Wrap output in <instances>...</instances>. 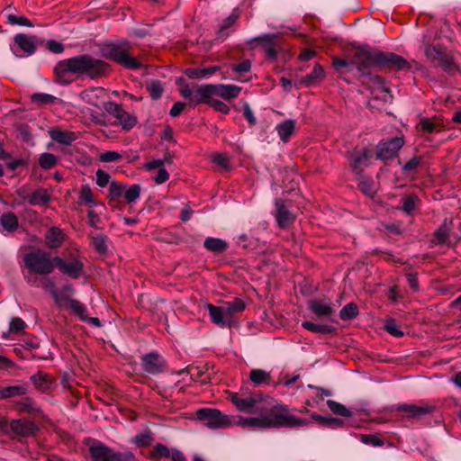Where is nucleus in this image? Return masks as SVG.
I'll return each mask as SVG.
<instances>
[{"mask_svg":"<svg viewBox=\"0 0 461 461\" xmlns=\"http://www.w3.org/2000/svg\"><path fill=\"white\" fill-rule=\"evenodd\" d=\"M332 66L336 69L342 68H349L350 66H355L364 81L382 86V91L384 93H390V89L384 86V77L373 72L374 68H395L397 70L410 68L409 62L402 57L393 52L370 49L367 46L358 48L355 51L351 62L337 57L333 58Z\"/></svg>","mask_w":461,"mask_h":461,"instance_id":"obj_1","label":"nucleus"},{"mask_svg":"<svg viewBox=\"0 0 461 461\" xmlns=\"http://www.w3.org/2000/svg\"><path fill=\"white\" fill-rule=\"evenodd\" d=\"M53 70L56 82L61 86H68L74 82L75 77L97 79L105 77L110 72L111 66L90 54H80L59 61Z\"/></svg>","mask_w":461,"mask_h":461,"instance_id":"obj_2","label":"nucleus"},{"mask_svg":"<svg viewBox=\"0 0 461 461\" xmlns=\"http://www.w3.org/2000/svg\"><path fill=\"white\" fill-rule=\"evenodd\" d=\"M258 411L264 412L259 417L240 418L239 424L249 428H294L308 425L309 420L291 414L288 405L274 403L258 407Z\"/></svg>","mask_w":461,"mask_h":461,"instance_id":"obj_3","label":"nucleus"},{"mask_svg":"<svg viewBox=\"0 0 461 461\" xmlns=\"http://www.w3.org/2000/svg\"><path fill=\"white\" fill-rule=\"evenodd\" d=\"M99 50L103 58L126 69L137 70L142 68L141 62L131 53L132 47L126 40L104 42Z\"/></svg>","mask_w":461,"mask_h":461,"instance_id":"obj_4","label":"nucleus"},{"mask_svg":"<svg viewBox=\"0 0 461 461\" xmlns=\"http://www.w3.org/2000/svg\"><path fill=\"white\" fill-rule=\"evenodd\" d=\"M23 261L30 273L42 276H49L56 267L54 258H51L50 252L42 249H36L26 253Z\"/></svg>","mask_w":461,"mask_h":461,"instance_id":"obj_5","label":"nucleus"},{"mask_svg":"<svg viewBox=\"0 0 461 461\" xmlns=\"http://www.w3.org/2000/svg\"><path fill=\"white\" fill-rule=\"evenodd\" d=\"M89 454L93 461H135L131 452H116L100 441L90 446Z\"/></svg>","mask_w":461,"mask_h":461,"instance_id":"obj_6","label":"nucleus"},{"mask_svg":"<svg viewBox=\"0 0 461 461\" xmlns=\"http://www.w3.org/2000/svg\"><path fill=\"white\" fill-rule=\"evenodd\" d=\"M0 429L5 433L11 430L14 434L13 437L20 441L23 438L34 436L39 430V427L33 420L27 419L12 420L10 423L5 420H0Z\"/></svg>","mask_w":461,"mask_h":461,"instance_id":"obj_7","label":"nucleus"},{"mask_svg":"<svg viewBox=\"0 0 461 461\" xmlns=\"http://www.w3.org/2000/svg\"><path fill=\"white\" fill-rule=\"evenodd\" d=\"M196 418L206 427L212 429L226 428L231 424L229 416L213 408H201L197 410Z\"/></svg>","mask_w":461,"mask_h":461,"instance_id":"obj_8","label":"nucleus"},{"mask_svg":"<svg viewBox=\"0 0 461 461\" xmlns=\"http://www.w3.org/2000/svg\"><path fill=\"white\" fill-rule=\"evenodd\" d=\"M425 55L432 61H437L438 66L441 67L442 69L448 74H453L456 70V66L454 63L452 57L447 54L444 48L439 44L427 45L425 48Z\"/></svg>","mask_w":461,"mask_h":461,"instance_id":"obj_9","label":"nucleus"},{"mask_svg":"<svg viewBox=\"0 0 461 461\" xmlns=\"http://www.w3.org/2000/svg\"><path fill=\"white\" fill-rule=\"evenodd\" d=\"M241 91V87L236 85H223V84H207L203 85L200 94L203 98L213 97L214 95L221 96L224 100H231L236 98Z\"/></svg>","mask_w":461,"mask_h":461,"instance_id":"obj_10","label":"nucleus"},{"mask_svg":"<svg viewBox=\"0 0 461 461\" xmlns=\"http://www.w3.org/2000/svg\"><path fill=\"white\" fill-rule=\"evenodd\" d=\"M404 145V140L400 137H393L386 140H381L375 147V158L381 161L393 159Z\"/></svg>","mask_w":461,"mask_h":461,"instance_id":"obj_11","label":"nucleus"},{"mask_svg":"<svg viewBox=\"0 0 461 461\" xmlns=\"http://www.w3.org/2000/svg\"><path fill=\"white\" fill-rule=\"evenodd\" d=\"M140 365L146 373L157 375L166 370L167 361L160 354L149 352L140 357Z\"/></svg>","mask_w":461,"mask_h":461,"instance_id":"obj_12","label":"nucleus"},{"mask_svg":"<svg viewBox=\"0 0 461 461\" xmlns=\"http://www.w3.org/2000/svg\"><path fill=\"white\" fill-rule=\"evenodd\" d=\"M54 262L56 263V267L60 272L72 279H77L84 274V263L78 258H72L70 260L66 261L62 258L56 256L54 257Z\"/></svg>","mask_w":461,"mask_h":461,"instance_id":"obj_13","label":"nucleus"},{"mask_svg":"<svg viewBox=\"0 0 461 461\" xmlns=\"http://www.w3.org/2000/svg\"><path fill=\"white\" fill-rule=\"evenodd\" d=\"M274 215L277 225L282 229L289 227L295 220L294 215L288 210L285 201L281 198L275 201Z\"/></svg>","mask_w":461,"mask_h":461,"instance_id":"obj_14","label":"nucleus"},{"mask_svg":"<svg viewBox=\"0 0 461 461\" xmlns=\"http://www.w3.org/2000/svg\"><path fill=\"white\" fill-rule=\"evenodd\" d=\"M14 41L27 56L34 54L38 46L41 45L43 42V41L37 36H31L24 33L16 34Z\"/></svg>","mask_w":461,"mask_h":461,"instance_id":"obj_15","label":"nucleus"},{"mask_svg":"<svg viewBox=\"0 0 461 461\" xmlns=\"http://www.w3.org/2000/svg\"><path fill=\"white\" fill-rule=\"evenodd\" d=\"M240 17L239 10L233 9L232 13L223 20L219 30L216 32V37L214 39L217 42L224 41L232 32H234L233 25L236 23Z\"/></svg>","mask_w":461,"mask_h":461,"instance_id":"obj_16","label":"nucleus"},{"mask_svg":"<svg viewBox=\"0 0 461 461\" xmlns=\"http://www.w3.org/2000/svg\"><path fill=\"white\" fill-rule=\"evenodd\" d=\"M309 310L316 315L318 320L334 321L331 318L334 313V309L332 307V303L330 301L323 303L320 300H312L309 303Z\"/></svg>","mask_w":461,"mask_h":461,"instance_id":"obj_17","label":"nucleus"},{"mask_svg":"<svg viewBox=\"0 0 461 461\" xmlns=\"http://www.w3.org/2000/svg\"><path fill=\"white\" fill-rule=\"evenodd\" d=\"M206 307L212 322L220 328H232V321L228 319L229 317L226 316L222 306H216L212 303H208Z\"/></svg>","mask_w":461,"mask_h":461,"instance_id":"obj_18","label":"nucleus"},{"mask_svg":"<svg viewBox=\"0 0 461 461\" xmlns=\"http://www.w3.org/2000/svg\"><path fill=\"white\" fill-rule=\"evenodd\" d=\"M15 410L22 413H26L32 418L41 417L42 411L35 401L30 397L23 398L15 403Z\"/></svg>","mask_w":461,"mask_h":461,"instance_id":"obj_19","label":"nucleus"},{"mask_svg":"<svg viewBox=\"0 0 461 461\" xmlns=\"http://www.w3.org/2000/svg\"><path fill=\"white\" fill-rule=\"evenodd\" d=\"M397 411L406 413L408 418H419L431 412L433 407L429 405L418 406L415 404L403 403L398 405Z\"/></svg>","mask_w":461,"mask_h":461,"instance_id":"obj_20","label":"nucleus"},{"mask_svg":"<svg viewBox=\"0 0 461 461\" xmlns=\"http://www.w3.org/2000/svg\"><path fill=\"white\" fill-rule=\"evenodd\" d=\"M30 379L34 386L41 392L50 390L55 382V379L50 375L42 371H38Z\"/></svg>","mask_w":461,"mask_h":461,"instance_id":"obj_21","label":"nucleus"},{"mask_svg":"<svg viewBox=\"0 0 461 461\" xmlns=\"http://www.w3.org/2000/svg\"><path fill=\"white\" fill-rule=\"evenodd\" d=\"M222 308L225 311L226 316L229 317L228 319L232 321V327H235L238 323L235 317L245 310L246 304L241 299L235 298L231 302H226Z\"/></svg>","mask_w":461,"mask_h":461,"instance_id":"obj_22","label":"nucleus"},{"mask_svg":"<svg viewBox=\"0 0 461 461\" xmlns=\"http://www.w3.org/2000/svg\"><path fill=\"white\" fill-rule=\"evenodd\" d=\"M203 247L207 250L219 255L224 253L228 249L229 243L220 238L207 237L203 241Z\"/></svg>","mask_w":461,"mask_h":461,"instance_id":"obj_23","label":"nucleus"},{"mask_svg":"<svg viewBox=\"0 0 461 461\" xmlns=\"http://www.w3.org/2000/svg\"><path fill=\"white\" fill-rule=\"evenodd\" d=\"M64 241V234L60 229L51 227L45 235V243L50 249L59 248Z\"/></svg>","mask_w":461,"mask_h":461,"instance_id":"obj_24","label":"nucleus"},{"mask_svg":"<svg viewBox=\"0 0 461 461\" xmlns=\"http://www.w3.org/2000/svg\"><path fill=\"white\" fill-rule=\"evenodd\" d=\"M28 392V385L16 384L0 387V400L25 395Z\"/></svg>","mask_w":461,"mask_h":461,"instance_id":"obj_25","label":"nucleus"},{"mask_svg":"<svg viewBox=\"0 0 461 461\" xmlns=\"http://www.w3.org/2000/svg\"><path fill=\"white\" fill-rule=\"evenodd\" d=\"M295 124L294 120L288 119L276 125V130L283 142H287L290 140L295 130Z\"/></svg>","mask_w":461,"mask_h":461,"instance_id":"obj_26","label":"nucleus"},{"mask_svg":"<svg viewBox=\"0 0 461 461\" xmlns=\"http://www.w3.org/2000/svg\"><path fill=\"white\" fill-rule=\"evenodd\" d=\"M50 137L56 142L63 145H70L77 140L75 132L52 129L49 131Z\"/></svg>","mask_w":461,"mask_h":461,"instance_id":"obj_27","label":"nucleus"},{"mask_svg":"<svg viewBox=\"0 0 461 461\" xmlns=\"http://www.w3.org/2000/svg\"><path fill=\"white\" fill-rule=\"evenodd\" d=\"M231 402L236 406V408L243 412L253 413L255 412V401L253 399L240 398L238 393H232L230 397Z\"/></svg>","mask_w":461,"mask_h":461,"instance_id":"obj_28","label":"nucleus"},{"mask_svg":"<svg viewBox=\"0 0 461 461\" xmlns=\"http://www.w3.org/2000/svg\"><path fill=\"white\" fill-rule=\"evenodd\" d=\"M373 157L372 152L367 149H363L361 151H355L351 155V167L355 172L359 171V167L365 165Z\"/></svg>","mask_w":461,"mask_h":461,"instance_id":"obj_29","label":"nucleus"},{"mask_svg":"<svg viewBox=\"0 0 461 461\" xmlns=\"http://www.w3.org/2000/svg\"><path fill=\"white\" fill-rule=\"evenodd\" d=\"M452 221L445 218L442 224L435 230L434 236L437 240V243L444 245L447 242L448 235L452 229Z\"/></svg>","mask_w":461,"mask_h":461,"instance_id":"obj_30","label":"nucleus"},{"mask_svg":"<svg viewBox=\"0 0 461 461\" xmlns=\"http://www.w3.org/2000/svg\"><path fill=\"white\" fill-rule=\"evenodd\" d=\"M187 373L194 381H199L202 384H207L211 381V374L203 366H192L187 369Z\"/></svg>","mask_w":461,"mask_h":461,"instance_id":"obj_31","label":"nucleus"},{"mask_svg":"<svg viewBox=\"0 0 461 461\" xmlns=\"http://www.w3.org/2000/svg\"><path fill=\"white\" fill-rule=\"evenodd\" d=\"M126 185L117 181H112L110 183L107 198L109 204L117 202L120 198L124 195Z\"/></svg>","mask_w":461,"mask_h":461,"instance_id":"obj_32","label":"nucleus"},{"mask_svg":"<svg viewBox=\"0 0 461 461\" xmlns=\"http://www.w3.org/2000/svg\"><path fill=\"white\" fill-rule=\"evenodd\" d=\"M219 68H220L218 66H212V67L203 68H189L185 69V74L189 78L198 79V78L206 77L212 75L213 73L218 71Z\"/></svg>","mask_w":461,"mask_h":461,"instance_id":"obj_33","label":"nucleus"},{"mask_svg":"<svg viewBox=\"0 0 461 461\" xmlns=\"http://www.w3.org/2000/svg\"><path fill=\"white\" fill-rule=\"evenodd\" d=\"M324 77V70L321 65H315L312 71L300 80V84L310 86Z\"/></svg>","mask_w":461,"mask_h":461,"instance_id":"obj_34","label":"nucleus"},{"mask_svg":"<svg viewBox=\"0 0 461 461\" xmlns=\"http://www.w3.org/2000/svg\"><path fill=\"white\" fill-rule=\"evenodd\" d=\"M50 201V195L44 188H39L31 194L29 197V203L31 205H47Z\"/></svg>","mask_w":461,"mask_h":461,"instance_id":"obj_35","label":"nucleus"},{"mask_svg":"<svg viewBox=\"0 0 461 461\" xmlns=\"http://www.w3.org/2000/svg\"><path fill=\"white\" fill-rule=\"evenodd\" d=\"M254 41L261 42L265 45V52L267 59L272 60L276 59L277 51L273 46L274 36L269 34L262 35L258 38H255Z\"/></svg>","mask_w":461,"mask_h":461,"instance_id":"obj_36","label":"nucleus"},{"mask_svg":"<svg viewBox=\"0 0 461 461\" xmlns=\"http://www.w3.org/2000/svg\"><path fill=\"white\" fill-rule=\"evenodd\" d=\"M419 125L420 130L426 133H434L442 131L443 124L438 119L430 120L429 118H422Z\"/></svg>","mask_w":461,"mask_h":461,"instance_id":"obj_37","label":"nucleus"},{"mask_svg":"<svg viewBox=\"0 0 461 461\" xmlns=\"http://www.w3.org/2000/svg\"><path fill=\"white\" fill-rule=\"evenodd\" d=\"M402 203V210L408 215L412 214L415 211L418 203H420V198L416 194H409L401 200Z\"/></svg>","mask_w":461,"mask_h":461,"instance_id":"obj_38","label":"nucleus"},{"mask_svg":"<svg viewBox=\"0 0 461 461\" xmlns=\"http://www.w3.org/2000/svg\"><path fill=\"white\" fill-rule=\"evenodd\" d=\"M249 377L256 384H269L271 383L270 374L262 369H252Z\"/></svg>","mask_w":461,"mask_h":461,"instance_id":"obj_39","label":"nucleus"},{"mask_svg":"<svg viewBox=\"0 0 461 461\" xmlns=\"http://www.w3.org/2000/svg\"><path fill=\"white\" fill-rule=\"evenodd\" d=\"M0 221L3 228L9 232L15 230L18 228V218L13 212L4 213L1 216Z\"/></svg>","mask_w":461,"mask_h":461,"instance_id":"obj_40","label":"nucleus"},{"mask_svg":"<svg viewBox=\"0 0 461 461\" xmlns=\"http://www.w3.org/2000/svg\"><path fill=\"white\" fill-rule=\"evenodd\" d=\"M327 405L330 410L336 415L349 418L353 416V412L349 411L345 405L334 400H328Z\"/></svg>","mask_w":461,"mask_h":461,"instance_id":"obj_41","label":"nucleus"},{"mask_svg":"<svg viewBox=\"0 0 461 461\" xmlns=\"http://www.w3.org/2000/svg\"><path fill=\"white\" fill-rule=\"evenodd\" d=\"M45 291L49 292L57 304L59 305V294L54 281L49 277L41 279L40 285Z\"/></svg>","mask_w":461,"mask_h":461,"instance_id":"obj_42","label":"nucleus"},{"mask_svg":"<svg viewBox=\"0 0 461 461\" xmlns=\"http://www.w3.org/2000/svg\"><path fill=\"white\" fill-rule=\"evenodd\" d=\"M78 203H86L90 207L96 206V202L94 199L92 190L88 185H82Z\"/></svg>","mask_w":461,"mask_h":461,"instance_id":"obj_43","label":"nucleus"},{"mask_svg":"<svg viewBox=\"0 0 461 461\" xmlns=\"http://www.w3.org/2000/svg\"><path fill=\"white\" fill-rule=\"evenodd\" d=\"M357 305L354 303H347L339 312V317L343 321H350L358 315Z\"/></svg>","mask_w":461,"mask_h":461,"instance_id":"obj_44","label":"nucleus"},{"mask_svg":"<svg viewBox=\"0 0 461 461\" xmlns=\"http://www.w3.org/2000/svg\"><path fill=\"white\" fill-rule=\"evenodd\" d=\"M117 120L119 121L122 129L126 131L131 130L137 123L136 117L124 110L122 111L120 116L117 117Z\"/></svg>","mask_w":461,"mask_h":461,"instance_id":"obj_45","label":"nucleus"},{"mask_svg":"<svg viewBox=\"0 0 461 461\" xmlns=\"http://www.w3.org/2000/svg\"><path fill=\"white\" fill-rule=\"evenodd\" d=\"M141 187L139 184L131 185L128 189L125 188L123 198L127 203H135L140 195Z\"/></svg>","mask_w":461,"mask_h":461,"instance_id":"obj_46","label":"nucleus"},{"mask_svg":"<svg viewBox=\"0 0 461 461\" xmlns=\"http://www.w3.org/2000/svg\"><path fill=\"white\" fill-rule=\"evenodd\" d=\"M146 88L153 100H158L163 94V87L159 81L151 80L146 84Z\"/></svg>","mask_w":461,"mask_h":461,"instance_id":"obj_47","label":"nucleus"},{"mask_svg":"<svg viewBox=\"0 0 461 461\" xmlns=\"http://www.w3.org/2000/svg\"><path fill=\"white\" fill-rule=\"evenodd\" d=\"M422 160L423 158L420 156H416L411 158L402 167L403 174H415L417 172V168L421 165Z\"/></svg>","mask_w":461,"mask_h":461,"instance_id":"obj_48","label":"nucleus"},{"mask_svg":"<svg viewBox=\"0 0 461 461\" xmlns=\"http://www.w3.org/2000/svg\"><path fill=\"white\" fill-rule=\"evenodd\" d=\"M5 17L7 23L11 25H20L27 27H32L33 25L32 23L25 16H20L12 13H7L5 14Z\"/></svg>","mask_w":461,"mask_h":461,"instance_id":"obj_49","label":"nucleus"},{"mask_svg":"<svg viewBox=\"0 0 461 461\" xmlns=\"http://www.w3.org/2000/svg\"><path fill=\"white\" fill-rule=\"evenodd\" d=\"M384 330L395 338H402L404 336L403 331L397 326L396 321L393 318H389L385 321L384 325Z\"/></svg>","mask_w":461,"mask_h":461,"instance_id":"obj_50","label":"nucleus"},{"mask_svg":"<svg viewBox=\"0 0 461 461\" xmlns=\"http://www.w3.org/2000/svg\"><path fill=\"white\" fill-rule=\"evenodd\" d=\"M58 163L57 157L52 153H43L39 158V164L43 169H50Z\"/></svg>","mask_w":461,"mask_h":461,"instance_id":"obj_51","label":"nucleus"},{"mask_svg":"<svg viewBox=\"0 0 461 461\" xmlns=\"http://www.w3.org/2000/svg\"><path fill=\"white\" fill-rule=\"evenodd\" d=\"M171 452L172 451L166 445L162 443H157L153 447L150 456L154 460L161 457H169Z\"/></svg>","mask_w":461,"mask_h":461,"instance_id":"obj_52","label":"nucleus"},{"mask_svg":"<svg viewBox=\"0 0 461 461\" xmlns=\"http://www.w3.org/2000/svg\"><path fill=\"white\" fill-rule=\"evenodd\" d=\"M107 237L104 235H97L92 238V245L95 249L101 255H104L108 251V247L106 244Z\"/></svg>","mask_w":461,"mask_h":461,"instance_id":"obj_53","label":"nucleus"},{"mask_svg":"<svg viewBox=\"0 0 461 461\" xmlns=\"http://www.w3.org/2000/svg\"><path fill=\"white\" fill-rule=\"evenodd\" d=\"M56 100H57L56 96L50 95V94H46V93H35L32 95V101L34 103H38L41 105L52 104Z\"/></svg>","mask_w":461,"mask_h":461,"instance_id":"obj_54","label":"nucleus"},{"mask_svg":"<svg viewBox=\"0 0 461 461\" xmlns=\"http://www.w3.org/2000/svg\"><path fill=\"white\" fill-rule=\"evenodd\" d=\"M68 303H69V306H70L71 310L76 314H77L82 321L86 320V316L85 314L86 312V308L82 303H80L77 300H74V299L68 300Z\"/></svg>","mask_w":461,"mask_h":461,"instance_id":"obj_55","label":"nucleus"},{"mask_svg":"<svg viewBox=\"0 0 461 461\" xmlns=\"http://www.w3.org/2000/svg\"><path fill=\"white\" fill-rule=\"evenodd\" d=\"M103 108L106 113L113 115L116 119L120 116L122 111L123 110L119 104L113 101L104 102Z\"/></svg>","mask_w":461,"mask_h":461,"instance_id":"obj_56","label":"nucleus"},{"mask_svg":"<svg viewBox=\"0 0 461 461\" xmlns=\"http://www.w3.org/2000/svg\"><path fill=\"white\" fill-rule=\"evenodd\" d=\"M360 440L366 445H372L374 447H382L384 444L382 438L372 434H362Z\"/></svg>","mask_w":461,"mask_h":461,"instance_id":"obj_57","label":"nucleus"},{"mask_svg":"<svg viewBox=\"0 0 461 461\" xmlns=\"http://www.w3.org/2000/svg\"><path fill=\"white\" fill-rule=\"evenodd\" d=\"M249 397V399H253L255 401V407H254L255 412H258V407H263L264 405L272 404V402L274 403H278L276 401H274L271 398L265 399L262 394H253Z\"/></svg>","mask_w":461,"mask_h":461,"instance_id":"obj_58","label":"nucleus"},{"mask_svg":"<svg viewBox=\"0 0 461 461\" xmlns=\"http://www.w3.org/2000/svg\"><path fill=\"white\" fill-rule=\"evenodd\" d=\"M208 105H210L214 110H216L223 114H227L230 112V107L226 104H224L223 102H221L218 99H213V97L209 98Z\"/></svg>","mask_w":461,"mask_h":461,"instance_id":"obj_59","label":"nucleus"},{"mask_svg":"<svg viewBox=\"0 0 461 461\" xmlns=\"http://www.w3.org/2000/svg\"><path fill=\"white\" fill-rule=\"evenodd\" d=\"M194 86H195L196 89L194 91V95H193V98L189 99L190 105L194 107L195 105H197L198 104H201V103H204V104H208V101H209L210 97L203 98L202 96V95L200 94V91L203 87V86L194 85Z\"/></svg>","mask_w":461,"mask_h":461,"instance_id":"obj_60","label":"nucleus"},{"mask_svg":"<svg viewBox=\"0 0 461 461\" xmlns=\"http://www.w3.org/2000/svg\"><path fill=\"white\" fill-rule=\"evenodd\" d=\"M26 327V323L19 317H13L10 321L9 330L12 332H21Z\"/></svg>","mask_w":461,"mask_h":461,"instance_id":"obj_61","label":"nucleus"},{"mask_svg":"<svg viewBox=\"0 0 461 461\" xmlns=\"http://www.w3.org/2000/svg\"><path fill=\"white\" fill-rule=\"evenodd\" d=\"M96 176V184L100 187H105L110 182L111 176L110 175L104 171L103 169H98L95 173Z\"/></svg>","mask_w":461,"mask_h":461,"instance_id":"obj_62","label":"nucleus"},{"mask_svg":"<svg viewBox=\"0 0 461 461\" xmlns=\"http://www.w3.org/2000/svg\"><path fill=\"white\" fill-rule=\"evenodd\" d=\"M243 115L248 121L249 126H254L257 123V118L249 103H245L243 106Z\"/></svg>","mask_w":461,"mask_h":461,"instance_id":"obj_63","label":"nucleus"},{"mask_svg":"<svg viewBox=\"0 0 461 461\" xmlns=\"http://www.w3.org/2000/svg\"><path fill=\"white\" fill-rule=\"evenodd\" d=\"M46 47L50 51L56 54L63 53L65 50L64 45L61 42L57 41L55 40L47 41Z\"/></svg>","mask_w":461,"mask_h":461,"instance_id":"obj_64","label":"nucleus"}]
</instances>
